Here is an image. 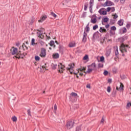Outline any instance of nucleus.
Masks as SVG:
<instances>
[{"mask_svg":"<svg viewBox=\"0 0 131 131\" xmlns=\"http://www.w3.org/2000/svg\"><path fill=\"white\" fill-rule=\"evenodd\" d=\"M121 4H124L125 0H120Z\"/></svg>","mask_w":131,"mask_h":131,"instance_id":"nucleus-63","label":"nucleus"},{"mask_svg":"<svg viewBox=\"0 0 131 131\" xmlns=\"http://www.w3.org/2000/svg\"><path fill=\"white\" fill-rule=\"evenodd\" d=\"M47 19V15L42 16L38 20L39 23H42Z\"/></svg>","mask_w":131,"mask_h":131,"instance_id":"nucleus-13","label":"nucleus"},{"mask_svg":"<svg viewBox=\"0 0 131 131\" xmlns=\"http://www.w3.org/2000/svg\"><path fill=\"white\" fill-rule=\"evenodd\" d=\"M77 98H78V96L77 94L74 92H72L70 96V100L72 102H76L77 100Z\"/></svg>","mask_w":131,"mask_h":131,"instance_id":"nucleus-2","label":"nucleus"},{"mask_svg":"<svg viewBox=\"0 0 131 131\" xmlns=\"http://www.w3.org/2000/svg\"><path fill=\"white\" fill-rule=\"evenodd\" d=\"M120 77L121 79H124L125 78V76H124V75L120 76Z\"/></svg>","mask_w":131,"mask_h":131,"instance_id":"nucleus-59","label":"nucleus"},{"mask_svg":"<svg viewBox=\"0 0 131 131\" xmlns=\"http://www.w3.org/2000/svg\"><path fill=\"white\" fill-rule=\"evenodd\" d=\"M126 31H127V30L125 27H124L123 30H122L123 33H126Z\"/></svg>","mask_w":131,"mask_h":131,"instance_id":"nucleus-46","label":"nucleus"},{"mask_svg":"<svg viewBox=\"0 0 131 131\" xmlns=\"http://www.w3.org/2000/svg\"><path fill=\"white\" fill-rule=\"evenodd\" d=\"M111 10V7H107L106 8V12H110V11Z\"/></svg>","mask_w":131,"mask_h":131,"instance_id":"nucleus-52","label":"nucleus"},{"mask_svg":"<svg viewBox=\"0 0 131 131\" xmlns=\"http://www.w3.org/2000/svg\"><path fill=\"white\" fill-rule=\"evenodd\" d=\"M123 19H120L118 21V24L119 25V26H122V25H123Z\"/></svg>","mask_w":131,"mask_h":131,"instance_id":"nucleus-22","label":"nucleus"},{"mask_svg":"<svg viewBox=\"0 0 131 131\" xmlns=\"http://www.w3.org/2000/svg\"><path fill=\"white\" fill-rule=\"evenodd\" d=\"M54 110H55V113H56V111L57 110V105L55 104L54 105Z\"/></svg>","mask_w":131,"mask_h":131,"instance_id":"nucleus-58","label":"nucleus"},{"mask_svg":"<svg viewBox=\"0 0 131 131\" xmlns=\"http://www.w3.org/2000/svg\"><path fill=\"white\" fill-rule=\"evenodd\" d=\"M37 36L39 37V38H43V35L40 33V32H37Z\"/></svg>","mask_w":131,"mask_h":131,"instance_id":"nucleus-24","label":"nucleus"},{"mask_svg":"<svg viewBox=\"0 0 131 131\" xmlns=\"http://www.w3.org/2000/svg\"><path fill=\"white\" fill-rule=\"evenodd\" d=\"M105 119H104L103 117L102 118V119L101 120V123H104V121Z\"/></svg>","mask_w":131,"mask_h":131,"instance_id":"nucleus-55","label":"nucleus"},{"mask_svg":"<svg viewBox=\"0 0 131 131\" xmlns=\"http://www.w3.org/2000/svg\"><path fill=\"white\" fill-rule=\"evenodd\" d=\"M96 63L95 62L88 66V68H90V67H92V69H93V70H96Z\"/></svg>","mask_w":131,"mask_h":131,"instance_id":"nucleus-16","label":"nucleus"},{"mask_svg":"<svg viewBox=\"0 0 131 131\" xmlns=\"http://www.w3.org/2000/svg\"><path fill=\"white\" fill-rule=\"evenodd\" d=\"M88 6H89V4H88V3H85L84 4V10L85 11H86V10L88 9Z\"/></svg>","mask_w":131,"mask_h":131,"instance_id":"nucleus-31","label":"nucleus"},{"mask_svg":"<svg viewBox=\"0 0 131 131\" xmlns=\"http://www.w3.org/2000/svg\"><path fill=\"white\" fill-rule=\"evenodd\" d=\"M127 49H129L128 45H125L123 43H122L120 47V51L122 53V54L127 53Z\"/></svg>","mask_w":131,"mask_h":131,"instance_id":"nucleus-1","label":"nucleus"},{"mask_svg":"<svg viewBox=\"0 0 131 131\" xmlns=\"http://www.w3.org/2000/svg\"><path fill=\"white\" fill-rule=\"evenodd\" d=\"M12 121L14 122H16V121H17V117H16V116H14L12 118Z\"/></svg>","mask_w":131,"mask_h":131,"instance_id":"nucleus-35","label":"nucleus"},{"mask_svg":"<svg viewBox=\"0 0 131 131\" xmlns=\"http://www.w3.org/2000/svg\"><path fill=\"white\" fill-rule=\"evenodd\" d=\"M46 64H45V66H42L41 68H40L41 70V69H43V70H48V69H47V67H46Z\"/></svg>","mask_w":131,"mask_h":131,"instance_id":"nucleus-34","label":"nucleus"},{"mask_svg":"<svg viewBox=\"0 0 131 131\" xmlns=\"http://www.w3.org/2000/svg\"><path fill=\"white\" fill-rule=\"evenodd\" d=\"M118 49L117 48L116 51H115V55L116 56H118Z\"/></svg>","mask_w":131,"mask_h":131,"instance_id":"nucleus-47","label":"nucleus"},{"mask_svg":"<svg viewBox=\"0 0 131 131\" xmlns=\"http://www.w3.org/2000/svg\"><path fill=\"white\" fill-rule=\"evenodd\" d=\"M74 124V121H69L67 122L66 124V126L67 128L70 129V128H72L73 127V125Z\"/></svg>","mask_w":131,"mask_h":131,"instance_id":"nucleus-4","label":"nucleus"},{"mask_svg":"<svg viewBox=\"0 0 131 131\" xmlns=\"http://www.w3.org/2000/svg\"><path fill=\"white\" fill-rule=\"evenodd\" d=\"M104 75H108V71H104L103 72Z\"/></svg>","mask_w":131,"mask_h":131,"instance_id":"nucleus-54","label":"nucleus"},{"mask_svg":"<svg viewBox=\"0 0 131 131\" xmlns=\"http://www.w3.org/2000/svg\"><path fill=\"white\" fill-rule=\"evenodd\" d=\"M110 24H114L115 23V20H111L110 22Z\"/></svg>","mask_w":131,"mask_h":131,"instance_id":"nucleus-53","label":"nucleus"},{"mask_svg":"<svg viewBox=\"0 0 131 131\" xmlns=\"http://www.w3.org/2000/svg\"><path fill=\"white\" fill-rule=\"evenodd\" d=\"M60 57V55L58 53H55L53 55V59H58Z\"/></svg>","mask_w":131,"mask_h":131,"instance_id":"nucleus-21","label":"nucleus"},{"mask_svg":"<svg viewBox=\"0 0 131 131\" xmlns=\"http://www.w3.org/2000/svg\"><path fill=\"white\" fill-rule=\"evenodd\" d=\"M46 52L47 51L45 48H41V53L40 54V56L41 57V58H45L46 56Z\"/></svg>","mask_w":131,"mask_h":131,"instance_id":"nucleus-8","label":"nucleus"},{"mask_svg":"<svg viewBox=\"0 0 131 131\" xmlns=\"http://www.w3.org/2000/svg\"><path fill=\"white\" fill-rule=\"evenodd\" d=\"M59 51L60 53H61V54H63L64 51H65V48H64V47H63L61 45H59Z\"/></svg>","mask_w":131,"mask_h":131,"instance_id":"nucleus-14","label":"nucleus"},{"mask_svg":"<svg viewBox=\"0 0 131 131\" xmlns=\"http://www.w3.org/2000/svg\"><path fill=\"white\" fill-rule=\"evenodd\" d=\"M86 68L83 67L78 69V73H79V75H80V76H82V75H83V72H84Z\"/></svg>","mask_w":131,"mask_h":131,"instance_id":"nucleus-9","label":"nucleus"},{"mask_svg":"<svg viewBox=\"0 0 131 131\" xmlns=\"http://www.w3.org/2000/svg\"><path fill=\"white\" fill-rule=\"evenodd\" d=\"M111 29L115 31V30H116V27L115 26H113L111 28Z\"/></svg>","mask_w":131,"mask_h":131,"instance_id":"nucleus-44","label":"nucleus"},{"mask_svg":"<svg viewBox=\"0 0 131 131\" xmlns=\"http://www.w3.org/2000/svg\"><path fill=\"white\" fill-rule=\"evenodd\" d=\"M90 7H93L94 6V0H90Z\"/></svg>","mask_w":131,"mask_h":131,"instance_id":"nucleus-33","label":"nucleus"},{"mask_svg":"<svg viewBox=\"0 0 131 131\" xmlns=\"http://www.w3.org/2000/svg\"><path fill=\"white\" fill-rule=\"evenodd\" d=\"M97 28H98V25H96L94 26L93 27V30H96V29H97Z\"/></svg>","mask_w":131,"mask_h":131,"instance_id":"nucleus-45","label":"nucleus"},{"mask_svg":"<svg viewBox=\"0 0 131 131\" xmlns=\"http://www.w3.org/2000/svg\"><path fill=\"white\" fill-rule=\"evenodd\" d=\"M105 60V58L104 56H101L100 57V62H104V60Z\"/></svg>","mask_w":131,"mask_h":131,"instance_id":"nucleus-42","label":"nucleus"},{"mask_svg":"<svg viewBox=\"0 0 131 131\" xmlns=\"http://www.w3.org/2000/svg\"><path fill=\"white\" fill-rule=\"evenodd\" d=\"M70 48H74V47H75V42H71L69 44Z\"/></svg>","mask_w":131,"mask_h":131,"instance_id":"nucleus-28","label":"nucleus"},{"mask_svg":"<svg viewBox=\"0 0 131 131\" xmlns=\"http://www.w3.org/2000/svg\"><path fill=\"white\" fill-rule=\"evenodd\" d=\"M108 21H109V18H108V17H105L102 20V25H104V24H103V22H104V23H107V22H108Z\"/></svg>","mask_w":131,"mask_h":131,"instance_id":"nucleus-20","label":"nucleus"},{"mask_svg":"<svg viewBox=\"0 0 131 131\" xmlns=\"http://www.w3.org/2000/svg\"><path fill=\"white\" fill-rule=\"evenodd\" d=\"M34 41H35V39H34V38H32L31 41L32 46H34V45H35V43H34Z\"/></svg>","mask_w":131,"mask_h":131,"instance_id":"nucleus-36","label":"nucleus"},{"mask_svg":"<svg viewBox=\"0 0 131 131\" xmlns=\"http://www.w3.org/2000/svg\"><path fill=\"white\" fill-rule=\"evenodd\" d=\"M35 60L36 61H39V60H40V58L39 57V56L36 55L35 56Z\"/></svg>","mask_w":131,"mask_h":131,"instance_id":"nucleus-32","label":"nucleus"},{"mask_svg":"<svg viewBox=\"0 0 131 131\" xmlns=\"http://www.w3.org/2000/svg\"><path fill=\"white\" fill-rule=\"evenodd\" d=\"M52 68L53 69H56V68H57V64L53 65V66L52 67Z\"/></svg>","mask_w":131,"mask_h":131,"instance_id":"nucleus-57","label":"nucleus"},{"mask_svg":"<svg viewBox=\"0 0 131 131\" xmlns=\"http://www.w3.org/2000/svg\"><path fill=\"white\" fill-rule=\"evenodd\" d=\"M76 131H81V125L77 126L76 128Z\"/></svg>","mask_w":131,"mask_h":131,"instance_id":"nucleus-30","label":"nucleus"},{"mask_svg":"<svg viewBox=\"0 0 131 131\" xmlns=\"http://www.w3.org/2000/svg\"><path fill=\"white\" fill-rule=\"evenodd\" d=\"M40 45H41V46H43V45H45V42H43V41H41L40 42Z\"/></svg>","mask_w":131,"mask_h":131,"instance_id":"nucleus-62","label":"nucleus"},{"mask_svg":"<svg viewBox=\"0 0 131 131\" xmlns=\"http://www.w3.org/2000/svg\"><path fill=\"white\" fill-rule=\"evenodd\" d=\"M98 12L100 15H107V11L104 10V8L100 9Z\"/></svg>","mask_w":131,"mask_h":131,"instance_id":"nucleus-12","label":"nucleus"},{"mask_svg":"<svg viewBox=\"0 0 131 131\" xmlns=\"http://www.w3.org/2000/svg\"><path fill=\"white\" fill-rule=\"evenodd\" d=\"M49 45H50V47H53V48H56V45H55V42L53 40L50 41Z\"/></svg>","mask_w":131,"mask_h":131,"instance_id":"nucleus-18","label":"nucleus"},{"mask_svg":"<svg viewBox=\"0 0 131 131\" xmlns=\"http://www.w3.org/2000/svg\"><path fill=\"white\" fill-rule=\"evenodd\" d=\"M108 82H109L110 83H111V82H112V79H108Z\"/></svg>","mask_w":131,"mask_h":131,"instance_id":"nucleus-61","label":"nucleus"},{"mask_svg":"<svg viewBox=\"0 0 131 131\" xmlns=\"http://www.w3.org/2000/svg\"><path fill=\"white\" fill-rule=\"evenodd\" d=\"M126 39H127V37L123 36V37H121L119 39V40H120V42L122 43V42H123V41H124V40H126Z\"/></svg>","mask_w":131,"mask_h":131,"instance_id":"nucleus-17","label":"nucleus"},{"mask_svg":"<svg viewBox=\"0 0 131 131\" xmlns=\"http://www.w3.org/2000/svg\"><path fill=\"white\" fill-rule=\"evenodd\" d=\"M89 9L90 13H93V6H90Z\"/></svg>","mask_w":131,"mask_h":131,"instance_id":"nucleus-48","label":"nucleus"},{"mask_svg":"<svg viewBox=\"0 0 131 131\" xmlns=\"http://www.w3.org/2000/svg\"><path fill=\"white\" fill-rule=\"evenodd\" d=\"M110 6H114V3L110 1H107L103 4V7H110Z\"/></svg>","mask_w":131,"mask_h":131,"instance_id":"nucleus-7","label":"nucleus"},{"mask_svg":"<svg viewBox=\"0 0 131 131\" xmlns=\"http://www.w3.org/2000/svg\"><path fill=\"white\" fill-rule=\"evenodd\" d=\"M12 55H16V57L19 56V52H18V49L12 47L10 50Z\"/></svg>","mask_w":131,"mask_h":131,"instance_id":"nucleus-3","label":"nucleus"},{"mask_svg":"<svg viewBox=\"0 0 131 131\" xmlns=\"http://www.w3.org/2000/svg\"><path fill=\"white\" fill-rule=\"evenodd\" d=\"M21 48H22V49H24V50H28V47H26L25 43H23L22 46L20 47L19 49H21Z\"/></svg>","mask_w":131,"mask_h":131,"instance_id":"nucleus-26","label":"nucleus"},{"mask_svg":"<svg viewBox=\"0 0 131 131\" xmlns=\"http://www.w3.org/2000/svg\"><path fill=\"white\" fill-rule=\"evenodd\" d=\"M74 67V63L69 64V67L67 68V70L69 71L71 74L73 73V68Z\"/></svg>","mask_w":131,"mask_h":131,"instance_id":"nucleus-6","label":"nucleus"},{"mask_svg":"<svg viewBox=\"0 0 131 131\" xmlns=\"http://www.w3.org/2000/svg\"><path fill=\"white\" fill-rule=\"evenodd\" d=\"M99 33V32H95L93 34V38H95L96 37V35H97V34H98Z\"/></svg>","mask_w":131,"mask_h":131,"instance_id":"nucleus-51","label":"nucleus"},{"mask_svg":"<svg viewBox=\"0 0 131 131\" xmlns=\"http://www.w3.org/2000/svg\"><path fill=\"white\" fill-rule=\"evenodd\" d=\"M91 23H93V24H96L97 23V18H92L91 19Z\"/></svg>","mask_w":131,"mask_h":131,"instance_id":"nucleus-27","label":"nucleus"},{"mask_svg":"<svg viewBox=\"0 0 131 131\" xmlns=\"http://www.w3.org/2000/svg\"><path fill=\"white\" fill-rule=\"evenodd\" d=\"M86 86L88 89H91V85L90 84H87Z\"/></svg>","mask_w":131,"mask_h":131,"instance_id":"nucleus-60","label":"nucleus"},{"mask_svg":"<svg viewBox=\"0 0 131 131\" xmlns=\"http://www.w3.org/2000/svg\"><path fill=\"white\" fill-rule=\"evenodd\" d=\"M93 70H94L93 69H91L90 68H88L87 71L86 72L84 71V73H91V72H92Z\"/></svg>","mask_w":131,"mask_h":131,"instance_id":"nucleus-25","label":"nucleus"},{"mask_svg":"<svg viewBox=\"0 0 131 131\" xmlns=\"http://www.w3.org/2000/svg\"><path fill=\"white\" fill-rule=\"evenodd\" d=\"M51 16H53V17H54V18H56L57 17V15L54 12H51Z\"/></svg>","mask_w":131,"mask_h":131,"instance_id":"nucleus-38","label":"nucleus"},{"mask_svg":"<svg viewBox=\"0 0 131 131\" xmlns=\"http://www.w3.org/2000/svg\"><path fill=\"white\" fill-rule=\"evenodd\" d=\"M27 55V53H23V54H21V51H19V54L18 56H15L16 58H17V59H20V58H21V59H23L24 57H25Z\"/></svg>","mask_w":131,"mask_h":131,"instance_id":"nucleus-11","label":"nucleus"},{"mask_svg":"<svg viewBox=\"0 0 131 131\" xmlns=\"http://www.w3.org/2000/svg\"><path fill=\"white\" fill-rule=\"evenodd\" d=\"M111 12H114V11H115V7H113L111 8Z\"/></svg>","mask_w":131,"mask_h":131,"instance_id":"nucleus-49","label":"nucleus"},{"mask_svg":"<svg viewBox=\"0 0 131 131\" xmlns=\"http://www.w3.org/2000/svg\"><path fill=\"white\" fill-rule=\"evenodd\" d=\"M99 32H101V33H102L103 32V29L102 28V27H100V28Z\"/></svg>","mask_w":131,"mask_h":131,"instance_id":"nucleus-56","label":"nucleus"},{"mask_svg":"<svg viewBox=\"0 0 131 131\" xmlns=\"http://www.w3.org/2000/svg\"><path fill=\"white\" fill-rule=\"evenodd\" d=\"M130 106H131V103L128 102L126 105V108L127 109L128 108H129V107H130Z\"/></svg>","mask_w":131,"mask_h":131,"instance_id":"nucleus-39","label":"nucleus"},{"mask_svg":"<svg viewBox=\"0 0 131 131\" xmlns=\"http://www.w3.org/2000/svg\"><path fill=\"white\" fill-rule=\"evenodd\" d=\"M88 34L86 33H85V31L83 33V38H82V41L83 42H85L86 41V36Z\"/></svg>","mask_w":131,"mask_h":131,"instance_id":"nucleus-15","label":"nucleus"},{"mask_svg":"<svg viewBox=\"0 0 131 131\" xmlns=\"http://www.w3.org/2000/svg\"><path fill=\"white\" fill-rule=\"evenodd\" d=\"M109 26H110L109 24L105 25V28L106 29L109 28Z\"/></svg>","mask_w":131,"mask_h":131,"instance_id":"nucleus-64","label":"nucleus"},{"mask_svg":"<svg viewBox=\"0 0 131 131\" xmlns=\"http://www.w3.org/2000/svg\"><path fill=\"white\" fill-rule=\"evenodd\" d=\"M126 28H127V29H129V28H130V24H127L126 25Z\"/></svg>","mask_w":131,"mask_h":131,"instance_id":"nucleus-43","label":"nucleus"},{"mask_svg":"<svg viewBox=\"0 0 131 131\" xmlns=\"http://www.w3.org/2000/svg\"><path fill=\"white\" fill-rule=\"evenodd\" d=\"M124 88V85H123V84L120 82L119 87H118V86H116V90L117 91H123Z\"/></svg>","mask_w":131,"mask_h":131,"instance_id":"nucleus-10","label":"nucleus"},{"mask_svg":"<svg viewBox=\"0 0 131 131\" xmlns=\"http://www.w3.org/2000/svg\"><path fill=\"white\" fill-rule=\"evenodd\" d=\"M58 66V71H59V72L63 73V71L65 70V69H64V68H65V66L62 64V63H59Z\"/></svg>","mask_w":131,"mask_h":131,"instance_id":"nucleus-5","label":"nucleus"},{"mask_svg":"<svg viewBox=\"0 0 131 131\" xmlns=\"http://www.w3.org/2000/svg\"><path fill=\"white\" fill-rule=\"evenodd\" d=\"M89 26H90V23H89L85 27V31H86V32H90V27Z\"/></svg>","mask_w":131,"mask_h":131,"instance_id":"nucleus-19","label":"nucleus"},{"mask_svg":"<svg viewBox=\"0 0 131 131\" xmlns=\"http://www.w3.org/2000/svg\"><path fill=\"white\" fill-rule=\"evenodd\" d=\"M112 16L114 17V19H117V18H118V15H117L116 13L113 14Z\"/></svg>","mask_w":131,"mask_h":131,"instance_id":"nucleus-37","label":"nucleus"},{"mask_svg":"<svg viewBox=\"0 0 131 131\" xmlns=\"http://www.w3.org/2000/svg\"><path fill=\"white\" fill-rule=\"evenodd\" d=\"M107 92L108 93H110L111 92V87L110 86H108L107 89Z\"/></svg>","mask_w":131,"mask_h":131,"instance_id":"nucleus-40","label":"nucleus"},{"mask_svg":"<svg viewBox=\"0 0 131 131\" xmlns=\"http://www.w3.org/2000/svg\"><path fill=\"white\" fill-rule=\"evenodd\" d=\"M88 59H89V56L88 55H85L83 58V60H88Z\"/></svg>","mask_w":131,"mask_h":131,"instance_id":"nucleus-41","label":"nucleus"},{"mask_svg":"<svg viewBox=\"0 0 131 131\" xmlns=\"http://www.w3.org/2000/svg\"><path fill=\"white\" fill-rule=\"evenodd\" d=\"M111 54V49H108L106 51V57H109Z\"/></svg>","mask_w":131,"mask_h":131,"instance_id":"nucleus-23","label":"nucleus"},{"mask_svg":"<svg viewBox=\"0 0 131 131\" xmlns=\"http://www.w3.org/2000/svg\"><path fill=\"white\" fill-rule=\"evenodd\" d=\"M27 112H28V115H29L30 116H31L30 110H28Z\"/></svg>","mask_w":131,"mask_h":131,"instance_id":"nucleus-50","label":"nucleus"},{"mask_svg":"<svg viewBox=\"0 0 131 131\" xmlns=\"http://www.w3.org/2000/svg\"><path fill=\"white\" fill-rule=\"evenodd\" d=\"M104 66V64L102 63H99L98 64V68H102V67Z\"/></svg>","mask_w":131,"mask_h":131,"instance_id":"nucleus-29","label":"nucleus"}]
</instances>
